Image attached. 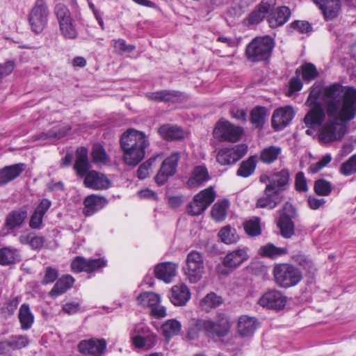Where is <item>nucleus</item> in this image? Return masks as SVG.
<instances>
[{
    "instance_id": "obj_35",
    "label": "nucleus",
    "mask_w": 356,
    "mask_h": 356,
    "mask_svg": "<svg viewBox=\"0 0 356 356\" xmlns=\"http://www.w3.org/2000/svg\"><path fill=\"white\" fill-rule=\"evenodd\" d=\"M158 132L161 138L166 140H181L184 138L186 135L185 131L181 127L168 124L161 126Z\"/></svg>"
},
{
    "instance_id": "obj_30",
    "label": "nucleus",
    "mask_w": 356,
    "mask_h": 356,
    "mask_svg": "<svg viewBox=\"0 0 356 356\" xmlns=\"http://www.w3.org/2000/svg\"><path fill=\"white\" fill-rule=\"evenodd\" d=\"M25 170V164L22 163L5 166L0 169V186H4L19 177Z\"/></svg>"
},
{
    "instance_id": "obj_62",
    "label": "nucleus",
    "mask_w": 356,
    "mask_h": 356,
    "mask_svg": "<svg viewBox=\"0 0 356 356\" xmlns=\"http://www.w3.org/2000/svg\"><path fill=\"white\" fill-rule=\"evenodd\" d=\"M10 339L13 342L16 350L26 348L29 344V340L25 335H12L10 336Z\"/></svg>"
},
{
    "instance_id": "obj_24",
    "label": "nucleus",
    "mask_w": 356,
    "mask_h": 356,
    "mask_svg": "<svg viewBox=\"0 0 356 356\" xmlns=\"http://www.w3.org/2000/svg\"><path fill=\"white\" fill-rule=\"evenodd\" d=\"M310 107L311 110L305 115L304 122L307 127L314 128L322 124L325 118V113L321 104Z\"/></svg>"
},
{
    "instance_id": "obj_5",
    "label": "nucleus",
    "mask_w": 356,
    "mask_h": 356,
    "mask_svg": "<svg viewBox=\"0 0 356 356\" xmlns=\"http://www.w3.org/2000/svg\"><path fill=\"white\" fill-rule=\"evenodd\" d=\"M273 275L276 284L284 289L297 285L302 278V273L297 267L285 263L275 265Z\"/></svg>"
},
{
    "instance_id": "obj_15",
    "label": "nucleus",
    "mask_w": 356,
    "mask_h": 356,
    "mask_svg": "<svg viewBox=\"0 0 356 356\" xmlns=\"http://www.w3.org/2000/svg\"><path fill=\"white\" fill-rule=\"evenodd\" d=\"M179 159L180 154L178 152H175L163 161L161 168L154 178L156 183L159 186L165 184L169 177L173 176L176 173Z\"/></svg>"
},
{
    "instance_id": "obj_50",
    "label": "nucleus",
    "mask_w": 356,
    "mask_h": 356,
    "mask_svg": "<svg viewBox=\"0 0 356 356\" xmlns=\"http://www.w3.org/2000/svg\"><path fill=\"white\" fill-rule=\"evenodd\" d=\"M314 190L318 195H329L332 190V184L324 179H318L314 182Z\"/></svg>"
},
{
    "instance_id": "obj_56",
    "label": "nucleus",
    "mask_w": 356,
    "mask_h": 356,
    "mask_svg": "<svg viewBox=\"0 0 356 356\" xmlns=\"http://www.w3.org/2000/svg\"><path fill=\"white\" fill-rule=\"evenodd\" d=\"M113 42V48L119 54H122L124 52L130 53L136 49L134 45L127 44L126 41L123 39L114 40Z\"/></svg>"
},
{
    "instance_id": "obj_25",
    "label": "nucleus",
    "mask_w": 356,
    "mask_h": 356,
    "mask_svg": "<svg viewBox=\"0 0 356 356\" xmlns=\"http://www.w3.org/2000/svg\"><path fill=\"white\" fill-rule=\"evenodd\" d=\"M210 179L207 168L204 165L195 166L187 181L190 188H197L203 186Z\"/></svg>"
},
{
    "instance_id": "obj_59",
    "label": "nucleus",
    "mask_w": 356,
    "mask_h": 356,
    "mask_svg": "<svg viewBox=\"0 0 356 356\" xmlns=\"http://www.w3.org/2000/svg\"><path fill=\"white\" fill-rule=\"evenodd\" d=\"M155 161L156 157H151L138 167L137 170V176L140 179H144L148 176L149 169L151 168Z\"/></svg>"
},
{
    "instance_id": "obj_51",
    "label": "nucleus",
    "mask_w": 356,
    "mask_h": 356,
    "mask_svg": "<svg viewBox=\"0 0 356 356\" xmlns=\"http://www.w3.org/2000/svg\"><path fill=\"white\" fill-rule=\"evenodd\" d=\"M54 13L58 24L72 20L71 13L68 8L63 3H58L55 6Z\"/></svg>"
},
{
    "instance_id": "obj_26",
    "label": "nucleus",
    "mask_w": 356,
    "mask_h": 356,
    "mask_svg": "<svg viewBox=\"0 0 356 356\" xmlns=\"http://www.w3.org/2000/svg\"><path fill=\"white\" fill-rule=\"evenodd\" d=\"M186 338L189 340L198 339L202 334L207 336V320L191 318L186 327Z\"/></svg>"
},
{
    "instance_id": "obj_4",
    "label": "nucleus",
    "mask_w": 356,
    "mask_h": 356,
    "mask_svg": "<svg viewBox=\"0 0 356 356\" xmlns=\"http://www.w3.org/2000/svg\"><path fill=\"white\" fill-rule=\"evenodd\" d=\"M275 47V41L270 36L257 37L245 48V56L252 63L268 60Z\"/></svg>"
},
{
    "instance_id": "obj_61",
    "label": "nucleus",
    "mask_w": 356,
    "mask_h": 356,
    "mask_svg": "<svg viewBox=\"0 0 356 356\" xmlns=\"http://www.w3.org/2000/svg\"><path fill=\"white\" fill-rule=\"evenodd\" d=\"M91 154L96 163H105L108 159L106 151L102 145L95 147Z\"/></svg>"
},
{
    "instance_id": "obj_53",
    "label": "nucleus",
    "mask_w": 356,
    "mask_h": 356,
    "mask_svg": "<svg viewBox=\"0 0 356 356\" xmlns=\"http://www.w3.org/2000/svg\"><path fill=\"white\" fill-rule=\"evenodd\" d=\"M244 229L249 236H259L261 234L260 219L255 218L253 220L246 221L244 224Z\"/></svg>"
},
{
    "instance_id": "obj_23",
    "label": "nucleus",
    "mask_w": 356,
    "mask_h": 356,
    "mask_svg": "<svg viewBox=\"0 0 356 356\" xmlns=\"http://www.w3.org/2000/svg\"><path fill=\"white\" fill-rule=\"evenodd\" d=\"M249 256L246 248H238L226 254L223 259V265L226 268L235 269L247 261Z\"/></svg>"
},
{
    "instance_id": "obj_27",
    "label": "nucleus",
    "mask_w": 356,
    "mask_h": 356,
    "mask_svg": "<svg viewBox=\"0 0 356 356\" xmlns=\"http://www.w3.org/2000/svg\"><path fill=\"white\" fill-rule=\"evenodd\" d=\"M191 292L184 284L175 285L170 291V301L175 306H184L190 300Z\"/></svg>"
},
{
    "instance_id": "obj_32",
    "label": "nucleus",
    "mask_w": 356,
    "mask_h": 356,
    "mask_svg": "<svg viewBox=\"0 0 356 356\" xmlns=\"http://www.w3.org/2000/svg\"><path fill=\"white\" fill-rule=\"evenodd\" d=\"M269 184L275 188L280 193L286 191L289 185L290 173L287 169H282L280 172L273 173L268 177Z\"/></svg>"
},
{
    "instance_id": "obj_48",
    "label": "nucleus",
    "mask_w": 356,
    "mask_h": 356,
    "mask_svg": "<svg viewBox=\"0 0 356 356\" xmlns=\"http://www.w3.org/2000/svg\"><path fill=\"white\" fill-rule=\"evenodd\" d=\"M58 269L52 266L44 268L43 275L41 277L40 283L42 285H48L56 282L58 277Z\"/></svg>"
},
{
    "instance_id": "obj_2",
    "label": "nucleus",
    "mask_w": 356,
    "mask_h": 356,
    "mask_svg": "<svg viewBox=\"0 0 356 356\" xmlns=\"http://www.w3.org/2000/svg\"><path fill=\"white\" fill-rule=\"evenodd\" d=\"M276 0H262L245 19L249 26L257 25L268 15V22L272 29L285 24L291 17V11L287 6H282L275 8Z\"/></svg>"
},
{
    "instance_id": "obj_40",
    "label": "nucleus",
    "mask_w": 356,
    "mask_h": 356,
    "mask_svg": "<svg viewBox=\"0 0 356 356\" xmlns=\"http://www.w3.org/2000/svg\"><path fill=\"white\" fill-rule=\"evenodd\" d=\"M282 152L280 147L271 145L264 148L259 155V160L265 164H271L275 161Z\"/></svg>"
},
{
    "instance_id": "obj_64",
    "label": "nucleus",
    "mask_w": 356,
    "mask_h": 356,
    "mask_svg": "<svg viewBox=\"0 0 356 356\" xmlns=\"http://www.w3.org/2000/svg\"><path fill=\"white\" fill-rule=\"evenodd\" d=\"M321 93V90L319 87L312 88L309 95L306 101V104L308 106H316V104H321L318 100L319 99L320 95Z\"/></svg>"
},
{
    "instance_id": "obj_58",
    "label": "nucleus",
    "mask_w": 356,
    "mask_h": 356,
    "mask_svg": "<svg viewBox=\"0 0 356 356\" xmlns=\"http://www.w3.org/2000/svg\"><path fill=\"white\" fill-rule=\"evenodd\" d=\"M211 216L216 221H222L226 217V207L222 203H216L211 209Z\"/></svg>"
},
{
    "instance_id": "obj_17",
    "label": "nucleus",
    "mask_w": 356,
    "mask_h": 356,
    "mask_svg": "<svg viewBox=\"0 0 356 356\" xmlns=\"http://www.w3.org/2000/svg\"><path fill=\"white\" fill-rule=\"evenodd\" d=\"M282 200V195L271 185H266L264 194L258 198L256 207L268 209H275Z\"/></svg>"
},
{
    "instance_id": "obj_16",
    "label": "nucleus",
    "mask_w": 356,
    "mask_h": 356,
    "mask_svg": "<svg viewBox=\"0 0 356 356\" xmlns=\"http://www.w3.org/2000/svg\"><path fill=\"white\" fill-rule=\"evenodd\" d=\"M107 343L104 339L91 338L81 340L78 344L79 351L83 355L102 356L106 349Z\"/></svg>"
},
{
    "instance_id": "obj_34",
    "label": "nucleus",
    "mask_w": 356,
    "mask_h": 356,
    "mask_svg": "<svg viewBox=\"0 0 356 356\" xmlns=\"http://www.w3.org/2000/svg\"><path fill=\"white\" fill-rule=\"evenodd\" d=\"M21 260L20 252L16 248L6 246L0 248V265L10 266L15 264Z\"/></svg>"
},
{
    "instance_id": "obj_29",
    "label": "nucleus",
    "mask_w": 356,
    "mask_h": 356,
    "mask_svg": "<svg viewBox=\"0 0 356 356\" xmlns=\"http://www.w3.org/2000/svg\"><path fill=\"white\" fill-rule=\"evenodd\" d=\"M107 203L106 199L96 195L86 197L83 201V213L86 216H91L102 209Z\"/></svg>"
},
{
    "instance_id": "obj_42",
    "label": "nucleus",
    "mask_w": 356,
    "mask_h": 356,
    "mask_svg": "<svg viewBox=\"0 0 356 356\" xmlns=\"http://www.w3.org/2000/svg\"><path fill=\"white\" fill-rule=\"evenodd\" d=\"M300 71L302 79L306 81H311L318 76V72L316 66L311 63H305L300 68H298L296 74L298 76Z\"/></svg>"
},
{
    "instance_id": "obj_37",
    "label": "nucleus",
    "mask_w": 356,
    "mask_h": 356,
    "mask_svg": "<svg viewBox=\"0 0 356 356\" xmlns=\"http://www.w3.org/2000/svg\"><path fill=\"white\" fill-rule=\"evenodd\" d=\"M257 159V156L253 155L243 161L236 171V175L243 178L251 176L255 171Z\"/></svg>"
},
{
    "instance_id": "obj_20",
    "label": "nucleus",
    "mask_w": 356,
    "mask_h": 356,
    "mask_svg": "<svg viewBox=\"0 0 356 356\" xmlns=\"http://www.w3.org/2000/svg\"><path fill=\"white\" fill-rule=\"evenodd\" d=\"M313 1L321 10L327 21L337 18L341 12V0H314Z\"/></svg>"
},
{
    "instance_id": "obj_54",
    "label": "nucleus",
    "mask_w": 356,
    "mask_h": 356,
    "mask_svg": "<svg viewBox=\"0 0 356 356\" xmlns=\"http://www.w3.org/2000/svg\"><path fill=\"white\" fill-rule=\"evenodd\" d=\"M340 172L345 176L356 172V154L351 156L340 168Z\"/></svg>"
},
{
    "instance_id": "obj_49",
    "label": "nucleus",
    "mask_w": 356,
    "mask_h": 356,
    "mask_svg": "<svg viewBox=\"0 0 356 356\" xmlns=\"http://www.w3.org/2000/svg\"><path fill=\"white\" fill-rule=\"evenodd\" d=\"M222 304V298L214 292L208 293L202 300L201 305L206 309L216 308Z\"/></svg>"
},
{
    "instance_id": "obj_41",
    "label": "nucleus",
    "mask_w": 356,
    "mask_h": 356,
    "mask_svg": "<svg viewBox=\"0 0 356 356\" xmlns=\"http://www.w3.org/2000/svg\"><path fill=\"white\" fill-rule=\"evenodd\" d=\"M138 303L143 307H153L160 303V296L153 292H143L137 297Z\"/></svg>"
},
{
    "instance_id": "obj_14",
    "label": "nucleus",
    "mask_w": 356,
    "mask_h": 356,
    "mask_svg": "<svg viewBox=\"0 0 356 356\" xmlns=\"http://www.w3.org/2000/svg\"><path fill=\"white\" fill-rule=\"evenodd\" d=\"M247 152L248 146L245 144L222 148L217 153L216 161L221 165H231L239 161Z\"/></svg>"
},
{
    "instance_id": "obj_1",
    "label": "nucleus",
    "mask_w": 356,
    "mask_h": 356,
    "mask_svg": "<svg viewBox=\"0 0 356 356\" xmlns=\"http://www.w3.org/2000/svg\"><path fill=\"white\" fill-rule=\"evenodd\" d=\"M323 100L327 115L334 120L324 124L319 138L325 143L341 140L346 124L356 115V89L334 83L324 88Z\"/></svg>"
},
{
    "instance_id": "obj_52",
    "label": "nucleus",
    "mask_w": 356,
    "mask_h": 356,
    "mask_svg": "<svg viewBox=\"0 0 356 356\" xmlns=\"http://www.w3.org/2000/svg\"><path fill=\"white\" fill-rule=\"evenodd\" d=\"M61 34L67 39H74L77 37V31L72 23V19L69 22L59 24Z\"/></svg>"
},
{
    "instance_id": "obj_36",
    "label": "nucleus",
    "mask_w": 356,
    "mask_h": 356,
    "mask_svg": "<svg viewBox=\"0 0 356 356\" xmlns=\"http://www.w3.org/2000/svg\"><path fill=\"white\" fill-rule=\"evenodd\" d=\"M34 315L32 313L29 305L23 303L19 309L18 319L21 329L23 330H29L34 323Z\"/></svg>"
},
{
    "instance_id": "obj_13",
    "label": "nucleus",
    "mask_w": 356,
    "mask_h": 356,
    "mask_svg": "<svg viewBox=\"0 0 356 356\" xmlns=\"http://www.w3.org/2000/svg\"><path fill=\"white\" fill-rule=\"evenodd\" d=\"M286 302V296L276 289H268L258 300V304L261 307L274 311L282 310Z\"/></svg>"
},
{
    "instance_id": "obj_31",
    "label": "nucleus",
    "mask_w": 356,
    "mask_h": 356,
    "mask_svg": "<svg viewBox=\"0 0 356 356\" xmlns=\"http://www.w3.org/2000/svg\"><path fill=\"white\" fill-rule=\"evenodd\" d=\"M258 325L256 318L243 315L238 320V333L243 337L251 336L257 330Z\"/></svg>"
},
{
    "instance_id": "obj_28",
    "label": "nucleus",
    "mask_w": 356,
    "mask_h": 356,
    "mask_svg": "<svg viewBox=\"0 0 356 356\" xmlns=\"http://www.w3.org/2000/svg\"><path fill=\"white\" fill-rule=\"evenodd\" d=\"M27 217V211L25 209H17L10 212L6 218L4 227L8 232H13L19 228Z\"/></svg>"
},
{
    "instance_id": "obj_55",
    "label": "nucleus",
    "mask_w": 356,
    "mask_h": 356,
    "mask_svg": "<svg viewBox=\"0 0 356 356\" xmlns=\"http://www.w3.org/2000/svg\"><path fill=\"white\" fill-rule=\"evenodd\" d=\"M290 27L302 34H308L313 31L312 24L305 20H295L290 24Z\"/></svg>"
},
{
    "instance_id": "obj_8",
    "label": "nucleus",
    "mask_w": 356,
    "mask_h": 356,
    "mask_svg": "<svg viewBox=\"0 0 356 356\" xmlns=\"http://www.w3.org/2000/svg\"><path fill=\"white\" fill-rule=\"evenodd\" d=\"M49 15L48 6L44 0H36L28 15L31 31L40 33L47 24Z\"/></svg>"
},
{
    "instance_id": "obj_7",
    "label": "nucleus",
    "mask_w": 356,
    "mask_h": 356,
    "mask_svg": "<svg viewBox=\"0 0 356 356\" xmlns=\"http://www.w3.org/2000/svg\"><path fill=\"white\" fill-rule=\"evenodd\" d=\"M296 209L289 202H286L282 209L279 211V217L277 220V226L280 234L284 238H290L295 234V223L293 220L296 218Z\"/></svg>"
},
{
    "instance_id": "obj_60",
    "label": "nucleus",
    "mask_w": 356,
    "mask_h": 356,
    "mask_svg": "<svg viewBox=\"0 0 356 356\" xmlns=\"http://www.w3.org/2000/svg\"><path fill=\"white\" fill-rule=\"evenodd\" d=\"M70 267L72 271L76 273L86 272V259L83 257L77 256L72 260Z\"/></svg>"
},
{
    "instance_id": "obj_21",
    "label": "nucleus",
    "mask_w": 356,
    "mask_h": 356,
    "mask_svg": "<svg viewBox=\"0 0 356 356\" xmlns=\"http://www.w3.org/2000/svg\"><path fill=\"white\" fill-rule=\"evenodd\" d=\"M75 280L70 275H63L60 277H58L52 289L49 291L48 296L52 299H56L70 289Z\"/></svg>"
},
{
    "instance_id": "obj_3",
    "label": "nucleus",
    "mask_w": 356,
    "mask_h": 356,
    "mask_svg": "<svg viewBox=\"0 0 356 356\" xmlns=\"http://www.w3.org/2000/svg\"><path fill=\"white\" fill-rule=\"evenodd\" d=\"M120 143L123 151V161L129 166H136L140 163L145 156V149L149 145L144 132L132 129L122 134Z\"/></svg>"
},
{
    "instance_id": "obj_46",
    "label": "nucleus",
    "mask_w": 356,
    "mask_h": 356,
    "mask_svg": "<svg viewBox=\"0 0 356 356\" xmlns=\"http://www.w3.org/2000/svg\"><path fill=\"white\" fill-rule=\"evenodd\" d=\"M22 300L21 296H16L12 297L8 301H7L4 305L1 307V313L5 318H9L12 316L15 310L17 309L19 302Z\"/></svg>"
},
{
    "instance_id": "obj_38",
    "label": "nucleus",
    "mask_w": 356,
    "mask_h": 356,
    "mask_svg": "<svg viewBox=\"0 0 356 356\" xmlns=\"http://www.w3.org/2000/svg\"><path fill=\"white\" fill-rule=\"evenodd\" d=\"M181 329V323L174 318L166 321L161 326L162 334L168 341L172 337L178 335Z\"/></svg>"
},
{
    "instance_id": "obj_22",
    "label": "nucleus",
    "mask_w": 356,
    "mask_h": 356,
    "mask_svg": "<svg viewBox=\"0 0 356 356\" xmlns=\"http://www.w3.org/2000/svg\"><path fill=\"white\" fill-rule=\"evenodd\" d=\"M90 168L88 161V149L84 147L77 148L76 150V159L74 169L76 175L80 177H85Z\"/></svg>"
},
{
    "instance_id": "obj_6",
    "label": "nucleus",
    "mask_w": 356,
    "mask_h": 356,
    "mask_svg": "<svg viewBox=\"0 0 356 356\" xmlns=\"http://www.w3.org/2000/svg\"><path fill=\"white\" fill-rule=\"evenodd\" d=\"M130 337L133 345L138 348L149 350L157 343L156 334L143 322L135 325Z\"/></svg>"
},
{
    "instance_id": "obj_57",
    "label": "nucleus",
    "mask_w": 356,
    "mask_h": 356,
    "mask_svg": "<svg viewBox=\"0 0 356 356\" xmlns=\"http://www.w3.org/2000/svg\"><path fill=\"white\" fill-rule=\"evenodd\" d=\"M106 265V261L103 258L86 259V272L92 273Z\"/></svg>"
},
{
    "instance_id": "obj_39",
    "label": "nucleus",
    "mask_w": 356,
    "mask_h": 356,
    "mask_svg": "<svg viewBox=\"0 0 356 356\" xmlns=\"http://www.w3.org/2000/svg\"><path fill=\"white\" fill-rule=\"evenodd\" d=\"M268 110L264 106H256L250 113V120L257 128H261L266 121Z\"/></svg>"
},
{
    "instance_id": "obj_47",
    "label": "nucleus",
    "mask_w": 356,
    "mask_h": 356,
    "mask_svg": "<svg viewBox=\"0 0 356 356\" xmlns=\"http://www.w3.org/2000/svg\"><path fill=\"white\" fill-rule=\"evenodd\" d=\"M165 96V103H179L188 99V96L180 91L175 90H163Z\"/></svg>"
},
{
    "instance_id": "obj_19",
    "label": "nucleus",
    "mask_w": 356,
    "mask_h": 356,
    "mask_svg": "<svg viewBox=\"0 0 356 356\" xmlns=\"http://www.w3.org/2000/svg\"><path fill=\"white\" fill-rule=\"evenodd\" d=\"M83 184L91 189L106 190L110 187L111 181L104 174L92 170L84 177Z\"/></svg>"
},
{
    "instance_id": "obj_10",
    "label": "nucleus",
    "mask_w": 356,
    "mask_h": 356,
    "mask_svg": "<svg viewBox=\"0 0 356 356\" xmlns=\"http://www.w3.org/2000/svg\"><path fill=\"white\" fill-rule=\"evenodd\" d=\"M184 273L191 283H197L202 277L204 266L203 254L196 250L191 251L186 258Z\"/></svg>"
},
{
    "instance_id": "obj_33",
    "label": "nucleus",
    "mask_w": 356,
    "mask_h": 356,
    "mask_svg": "<svg viewBox=\"0 0 356 356\" xmlns=\"http://www.w3.org/2000/svg\"><path fill=\"white\" fill-rule=\"evenodd\" d=\"M177 268V264L172 262L159 264L154 268L155 277L166 283H169L176 275Z\"/></svg>"
},
{
    "instance_id": "obj_11",
    "label": "nucleus",
    "mask_w": 356,
    "mask_h": 356,
    "mask_svg": "<svg viewBox=\"0 0 356 356\" xmlns=\"http://www.w3.org/2000/svg\"><path fill=\"white\" fill-rule=\"evenodd\" d=\"M232 326L230 317L225 313H219L216 321L207 320V337L224 338L229 333Z\"/></svg>"
},
{
    "instance_id": "obj_9",
    "label": "nucleus",
    "mask_w": 356,
    "mask_h": 356,
    "mask_svg": "<svg viewBox=\"0 0 356 356\" xmlns=\"http://www.w3.org/2000/svg\"><path fill=\"white\" fill-rule=\"evenodd\" d=\"M243 129L235 126L224 119H220L216 124L213 131L215 138L220 142H238L243 134Z\"/></svg>"
},
{
    "instance_id": "obj_18",
    "label": "nucleus",
    "mask_w": 356,
    "mask_h": 356,
    "mask_svg": "<svg viewBox=\"0 0 356 356\" xmlns=\"http://www.w3.org/2000/svg\"><path fill=\"white\" fill-rule=\"evenodd\" d=\"M294 111L292 107L277 108L272 116L271 124L274 129L280 131L285 128L293 120Z\"/></svg>"
},
{
    "instance_id": "obj_12",
    "label": "nucleus",
    "mask_w": 356,
    "mask_h": 356,
    "mask_svg": "<svg viewBox=\"0 0 356 356\" xmlns=\"http://www.w3.org/2000/svg\"><path fill=\"white\" fill-rule=\"evenodd\" d=\"M216 193L212 187L206 188L196 195L193 202L189 203L188 213L191 216H199L215 200Z\"/></svg>"
},
{
    "instance_id": "obj_63",
    "label": "nucleus",
    "mask_w": 356,
    "mask_h": 356,
    "mask_svg": "<svg viewBox=\"0 0 356 356\" xmlns=\"http://www.w3.org/2000/svg\"><path fill=\"white\" fill-rule=\"evenodd\" d=\"M295 188L298 192H306L308 190L307 180L303 172H298L296 175Z\"/></svg>"
},
{
    "instance_id": "obj_44",
    "label": "nucleus",
    "mask_w": 356,
    "mask_h": 356,
    "mask_svg": "<svg viewBox=\"0 0 356 356\" xmlns=\"http://www.w3.org/2000/svg\"><path fill=\"white\" fill-rule=\"evenodd\" d=\"M287 252L286 248H277L272 243H268L260 248V254L262 256L272 259L286 254Z\"/></svg>"
},
{
    "instance_id": "obj_45",
    "label": "nucleus",
    "mask_w": 356,
    "mask_h": 356,
    "mask_svg": "<svg viewBox=\"0 0 356 356\" xmlns=\"http://www.w3.org/2000/svg\"><path fill=\"white\" fill-rule=\"evenodd\" d=\"M218 236L226 244L236 243L239 239L238 236L236 234V229L230 226L222 228L218 232Z\"/></svg>"
},
{
    "instance_id": "obj_43",
    "label": "nucleus",
    "mask_w": 356,
    "mask_h": 356,
    "mask_svg": "<svg viewBox=\"0 0 356 356\" xmlns=\"http://www.w3.org/2000/svg\"><path fill=\"white\" fill-rule=\"evenodd\" d=\"M70 129H66L65 127L60 125L55 126L49 130L47 133H42L36 138V140H46L49 138L60 139L65 137L67 131Z\"/></svg>"
}]
</instances>
